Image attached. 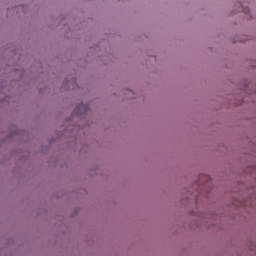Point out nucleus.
I'll return each mask as SVG.
<instances>
[{
	"label": "nucleus",
	"instance_id": "f257e3e1",
	"mask_svg": "<svg viewBox=\"0 0 256 256\" xmlns=\"http://www.w3.org/2000/svg\"><path fill=\"white\" fill-rule=\"evenodd\" d=\"M88 111H89V105L80 104L74 109L73 114L74 115H83V113H87Z\"/></svg>",
	"mask_w": 256,
	"mask_h": 256
},
{
	"label": "nucleus",
	"instance_id": "f03ea898",
	"mask_svg": "<svg viewBox=\"0 0 256 256\" xmlns=\"http://www.w3.org/2000/svg\"><path fill=\"white\" fill-rule=\"evenodd\" d=\"M243 11H244V13H246V14L251 13V10H249V8H244Z\"/></svg>",
	"mask_w": 256,
	"mask_h": 256
}]
</instances>
